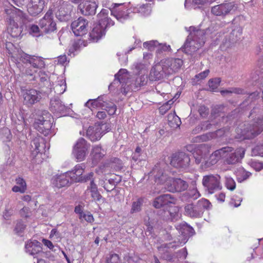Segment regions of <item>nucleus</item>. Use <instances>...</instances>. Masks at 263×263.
Returning <instances> with one entry per match:
<instances>
[{
    "label": "nucleus",
    "instance_id": "nucleus-63",
    "mask_svg": "<svg viewBox=\"0 0 263 263\" xmlns=\"http://www.w3.org/2000/svg\"><path fill=\"white\" fill-rule=\"evenodd\" d=\"M15 181L17 185L27 189L26 182L23 178L18 177L16 179Z\"/></svg>",
    "mask_w": 263,
    "mask_h": 263
},
{
    "label": "nucleus",
    "instance_id": "nucleus-26",
    "mask_svg": "<svg viewBox=\"0 0 263 263\" xmlns=\"http://www.w3.org/2000/svg\"><path fill=\"white\" fill-rule=\"evenodd\" d=\"M183 61L180 59H170L165 61V75L177 72L182 66Z\"/></svg>",
    "mask_w": 263,
    "mask_h": 263
},
{
    "label": "nucleus",
    "instance_id": "nucleus-15",
    "mask_svg": "<svg viewBox=\"0 0 263 263\" xmlns=\"http://www.w3.org/2000/svg\"><path fill=\"white\" fill-rule=\"evenodd\" d=\"M133 69H135V72L138 75L137 76L134 82L130 84V85H133L134 88H138L142 85L146 84L147 81V70L145 64L141 63H136L133 65Z\"/></svg>",
    "mask_w": 263,
    "mask_h": 263
},
{
    "label": "nucleus",
    "instance_id": "nucleus-36",
    "mask_svg": "<svg viewBox=\"0 0 263 263\" xmlns=\"http://www.w3.org/2000/svg\"><path fill=\"white\" fill-rule=\"evenodd\" d=\"M91 110L95 108H103L105 106V102L102 100L101 97H98L96 99H89L85 104Z\"/></svg>",
    "mask_w": 263,
    "mask_h": 263
},
{
    "label": "nucleus",
    "instance_id": "nucleus-44",
    "mask_svg": "<svg viewBox=\"0 0 263 263\" xmlns=\"http://www.w3.org/2000/svg\"><path fill=\"white\" fill-rule=\"evenodd\" d=\"M158 46H160V48H163L164 45L159 44L157 41H150L143 43V47L151 51L154 50Z\"/></svg>",
    "mask_w": 263,
    "mask_h": 263
},
{
    "label": "nucleus",
    "instance_id": "nucleus-56",
    "mask_svg": "<svg viewBox=\"0 0 263 263\" xmlns=\"http://www.w3.org/2000/svg\"><path fill=\"white\" fill-rule=\"evenodd\" d=\"M106 263H120L119 256L116 254H110L106 260Z\"/></svg>",
    "mask_w": 263,
    "mask_h": 263
},
{
    "label": "nucleus",
    "instance_id": "nucleus-64",
    "mask_svg": "<svg viewBox=\"0 0 263 263\" xmlns=\"http://www.w3.org/2000/svg\"><path fill=\"white\" fill-rule=\"evenodd\" d=\"M57 63L60 65H64L67 62V57L65 55H60L56 60Z\"/></svg>",
    "mask_w": 263,
    "mask_h": 263
},
{
    "label": "nucleus",
    "instance_id": "nucleus-38",
    "mask_svg": "<svg viewBox=\"0 0 263 263\" xmlns=\"http://www.w3.org/2000/svg\"><path fill=\"white\" fill-rule=\"evenodd\" d=\"M167 123L171 127L176 128L180 126L181 121L176 113L174 112L167 115Z\"/></svg>",
    "mask_w": 263,
    "mask_h": 263
},
{
    "label": "nucleus",
    "instance_id": "nucleus-62",
    "mask_svg": "<svg viewBox=\"0 0 263 263\" xmlns=\"http://www.w3.org/2000/svg\"><path fill=\"white\" fill-rule=\"evenodd\" d=\"M117 55L119 57V60L121 64H126L127 62V57L126 53L125 54H119L117 53Z\"/></svg>",
    "mask_w": 263,
    "mask_h": 263
},
{
    "label": "nucleus",
    "instance_id": "nucleus-13",
    "mask_svg": "<svg viewBox=\"0 0 263 263\" xmlns=\"http://www.w3.org/2000/svg\"><path fill=\"white\" fill-rule=\"evenodd\" d=\"M222 148L230 149L223 155L224 162L228 164H234L244 157L245 150L242 147L237 148L235 150L229 146L224 147Z\"/></svg>",
    "mask_w": 263,
    "mask_h": 263
},
{
    "label": "nucleus",
    "instance_id": "nucleus-22",
    "mask_svg": "<svg viewBox=\"0 0 263 263\" xmlns=\"http://www.w3.org/2000/svg\"><path fill=\"white\" fill-rule=\"evenodd\" d=\"M72 7V6L67 3H62L58 7V9L55 12L57 18L61 22L69 20Z\"/></svg>",
    "mask_w": 263,
    "mask_h": 263
},
{
    "label": "nucleus",
    "instance_id": "nucleus-54",
    "mask_svg": "<svg viewBox=\"0 0 263 263\" xmlns=\"http://www.w3.org/2000/svg\"><path fill=\"white\" fill-rule=\"evenodd\" d=\"M242 200V198L237 196H234L230 202V204L235 208L238 207Z\"/></svg>",
    "mask_w": 263,
    "mask_h": 263
},
{
    "label": "nucleus",
    "instance_id": "nucleus-58",
    "mask_svg": "<svg viewBox=\"0 0 263 263\" xmlns=\"http://www.w3.org/2000/svg\"><path fill=\"white\" fill-rule=\"evenodd\" d=\"M25 228V225L22 221H18L16 224L14 231L16 233L19 234L23 232Z\"/></svg>",
    "mask_w": 263,
    "mask_h": 263
},
{
    "label": "nucleus",
    "instance_id": "nucleus-51",
    "mask_svg": "<svg viewBox=\"0 0 263 263\" xmlns=\"http://www.w3.org/2000/svg\"><path fill=\"white\" fill-rule=\"evenodd\" d=\"M243 90L239 88H231L230 89H226L221 91V93L222 95L230 93L242 94Z\"/></svg>",
    "mask_w": 263,
    "mask_h": 263
},
{
    "label": "nucleus",
    "instance_id": "nucleus-21",
    "mask_svg": "<svg viewBox=\"0 0 263 263\" xmlns=\"http://www.w3.org/2000/svg\"><path fill=\"white\" fill-rule=\"evenodd\" d=\"M87 26V21L82 17H80L72 22L71 27L76 36H82L86 33Z\"/></svg>",
    "mask_w": 263,
    "mask_h": 263
},
{
    "label": "nucleus",
    "instance_id": "nucleus-16",
    "mask_svg": "<svg viewBox=\"0 0 263 263\" xmlns=\"http://www.w3.org/2000/svg\"><path fill=\"white\" fill-rule=\"evenodd\" d=\"M20 12V10L13 7V9L11 11L10 15L7 18V31L10 35L13 37H17L19 36L22 32V29L15 22L16 16V12Z\"/></svg>",
    "mask_w": 263,
    "mask_h": 263
},
{
    "label": "nucleus",
    "instance_id": "nucleus-11",
    "mask_svg": "<svg viewBox=\"0 0 263 263\" xmlns=\"http://www.w3.org/2000/svg\"><path fill=\"white\" fill-rule=\"evenodd\" d=\"M24 104L31 107L39 102L42 98V93L35 89H25L22 91Z\"/></svg>",
    "mask_w": 263,
    "mask_h": 263
},
{
    "label": "nucleus",
    "instance_id": "nucleus-60",
    "mask_svg": "<svg viewBox=\"0 0 263 263\" xmlns=\"http://www.w3.org/2000/svg\"><path fill=\"white\" fill-rule=\"evenodd\" d=\"M20 214L22 217L27 218L30 216L31 212L28 208L24 207L21 210Z\"/></svg>",
    "mask_w": 263,
    "mask_h": 263
},
{
    "label": "nucleus",
    "instance_id": "nucleus-17",
    "mask_svg": "<svg viewBox=\"0 0 263 263\" xmlns=\"http://www.w3.org/2000/svg\"><path fill=\"white\" fill-rule=\"evenodd\" d=\"M89 147L90 145L84 139L80 138L78 140L73 149V154L78 161L84 160Z\"/></svg>",
    "mask_w": 263,
    "mask_h": 263
},
{
    "label": "nucleus",
    "instance_id": "nucleus-3",
    "mask_svg": "<svg viewBox=\"0 0 263 263\" xmlns=\"http://www.w3.org/2000/svg\"><path fill=\"white\" fill-rule=\"evenodd\" d=\"M205 31L191 27V32L184 44L183 51L191 54L200 48L204 44Z\"/></svg>",
    "mask_w": 263,
    "mask_h": 263
},
{
    "label": "nucleus",
    "instance_id": "nucleus-37",
    "mask_svg": "<svg viewBox=\"0 0 263 263\" xmlns=\"http://www.w3.org/2000/svg\"><path fill=\"white\" fill-rule=\"evenodd\" d=\"M229 148H220L214 152L210 156L211 164L215 165L221 159L223 158V155L226 152H228Z\"/></svg>",
    "mask_w": 263,
    "mask_h": 263
},
{
    "label": "nucleus",
    "instance_id": "nucleus-59",
    "mask_svg": "<svg viewBox=\"0 0 263 263\" xmlns=\"http://www.w3.org/2000/svg\"><path fill=\"white\" fill-rule=\"evenodd\" d=\"M209 72L210 70L207 69L198 74H196L195 77L197 79V81H200L205 79L209 75Z\"/></svg>",
    "mask_w": 263,
    "mask_h": 263
},
{
    "label": "nucleus",
    "instance_id": "nucleus-57",
    "mask_svg": "<svg viewBox=\"0 0 263 263\" xmlns=\"http://www.w3.org/2000/svg\"><path fill=\"white\" fill-rule=\"evenodd\" d=\"M199 125L202 132L211 129L213 126V125L209 121L202 122L199 124Z\"/></svg>",
    "mask_w": 263,
    "mask_h": 263
},
{
    "label": "nucleus",
    "instance_id": "nucleus-34",
    "mask_svg": "<svg viewBox=\"0 0 263 263\" xmlns=\"http://www.w3.org/2000/svg\"><path fill=\"white\" fill-rule=\"evenodd\" d=\"M152 11V6L151 4L137 5L133 8L134 13H139L144 16L149 15Z\"/></svg>",
    "mask_w": 263,
    "mask_h": 263
},
{
    "label": "nucleus",
    "instance_id": "nucleus-41",
    "mask_svg": "<svg viewBox=\"0 0 263 263\" xmlns=\"http://www.w3.org/2000/svg\"><path fill=\"white\" fill-rule=\"evenodd\" d=\"M251 174L245 171L243 168H239L236 171V176L238 182H242L247 179Z\"/></svg>",
    "mask_w": 263,
    "mask_h": 263
},
{
    "label": "nucleus",
    "instance_id": "nucleus-9",
    "mask_svg": "<svg viewBox=\"0 0 263 263\" xmlns=\"http://www.w3.org/2000/svg\"><path fill=\"white\" fill-rule=\"evenodd\" d=\"M189 184L185 181L179 178L167 177L165 178V190L172 192H181L186 190Z\"/></svg>",
    "mask_w": 263,
    "mask_h": 263
},
{
    "label": "nucleus",
    "instance_id": "nucleus-52",
    "mask_svg": "<svg viewBox=\"0 0 263 263\" xmlns=\"http://www.w3.org/2000/svg\"><path fill=\"white\" fill-rule=\"evenodd\" d=\"M104 107V109L108 112L109 115H113L115 114L117 109L116 106L112 103L108 104L105 102V106Z\"/></svg>",
    "mask_w": 263,
    "mask_h": 263
},
{
    "label": "nucleus",
    "instance_id": "nucleus-45",
    "mask_svg": "<svg viewBox=\"0 0 263 263\" xmlns=\"http://www.w3.org/2000/svg\"><path fill=\"white\" fill-rule=\"evenodd\" d=\"M32 56L29 55L28 54H27L24 52H20L18 54V57H16L15 60L17 61L18 60H20L21 62H22L24 63L27 64L29 63L31 61V59L32 58ZM12 57L13 58H15V57L14 55H12Z\"/></svg>",
    "mask_w": 263,
    "mask_h": 263
},
{
    "label": "nucleus",
    "instance_id": "nucleus-7",
    "mask_svg": "<svg viewBox=\"0 0 263 263\" xmlns=\"http://www.w3.org/2000/svg\"><path fill=\"white\" fill-rule=\"evenodd\" d=\"M169 159L170 164L176 168L186 169L190 164L191 159L189 155L183 152L173 153Z\"/></svg>",
    "mask_w": 263,
    "mask_h": 263
},
{
    "label": "nucleus",
    "instance_id": "nucleus-8",
    "mask_svg": "<svg viewBox=\"0 0 263 263\" xmlns=\"http://www.w3.org/2000/svg\"><path fill=\"white\" fill-rule=\"evenodd\" d=\"M202 183L210 194H213L222 189L220 176L218 174L203 176Z\"/></svg>",
    "mask_w": 263,
    "mask_h": 263
},
{
    "label": "nucleus",
    "instance_id": "nucleus-55",
    "mask_svg": "<svg viewBox=\"0 0 263 263\" xmlns=\"http://www.w3.org/2000/svg\"><path fill=\"white\" fill-rule=\"evenodd\" d=\"M198 112L201 117L205 118L209 114V109L204 105H200L198 107Z\"/></svg>",
    "mask_w": 263,
    "mask_h": 263
},
{
    "label": "nucleus",
    "instance_id": "nucleus-18",
    "mask_svg": "<svg viewBox=\"0 0 263 263\" xmlns=\"http://www.w3.org/2000/svg\"><path fill=\"white\" fill-rule=\"evenodd\" d=\"M234 7L233 2L225 1L223 3L212 7L211 13L215 16L224 18L231 13Z\"/></svg>",
    "mask_w": 263,
    "mask_h": 263
},
{
    "label": "nucleus",
    "instance_id": "nucleus-42",
    "mask_svg": "<svg viewBox=\"0 0 263 263\" xmlns=\"http://www.w3.org/2000/svg\"><path fill=\"white\" fill-rule=\"evenodd\" d=\"M213 136V133H208L202 135L197 136L194 138L192 140L194 142H205L211 139Z\"/></svg>",
    "mask_w": 263,
    "mask_h": 263
},
{
    "label": "nucleus",
    "instance_id": "nucleus-27",
    "mask_svg": "<svg viewBox=\"0 0 263 263\" xmlns=\"http://www.w3.org/2000/svg\"><path fill=\"white\" fill-rule=\"evenodd\" d=\"M194 157L196 163L200 164V168L202 170L206 169L214 165V164H211V159L205 153H202L200 151H198Z\"/></svg>",
    "mask_w": 263,
    "mask_h": 263
},
{
    "label": "nucleus",
    "instance_id": "nucleus-20",
    "mask_svg": "<svg viewBox=\"0 0 263 263\" xmlns=\"http://www.w3.org/2000/svg\"><path fill=\"white\" fill-rule=\"evenodd\" d=\"M98 7L97 0H83L78 6V9L85 15H93Z\"/></svg>",
    "mask_w": 263,
    "mask_h": 263
},
{
    "label": "nucleus",
    "instance_id": "nucleus-24",
    "mask_svg": "<svg viewBox=\"0 0 263 263\" xmlns=\"http://www.w3.org/2000/svg\"><path fill=\"white\" fill-rule=\"evenodd\" d=\"M30 146L32 155L34 157L38 154L44 152L46 147L44 139L39 136L31 141Z\"/></svg>",
    "mask_w": 263,
    "mask_h": 263
},
{
    "label": "nucleus",
    "instance_id": "nucleus-2",
    "mask_svg": "<svg viewBox=\"0 0 263 263\" xmlns=\"http://www.w3.org/2000/svg\"><path fill=\"white\" fill-rule=\"evenodd\" d=\"M262 130L263 118H258L250 123L240 124L235 129V138L240 141L253 139Z\"/></svg>",
    "mask_w": 263,
    "mask_h": 263
},
{
    "label": "nucleus",
    "instance_id": "nucleus-49",
    "mask_svg": "<svg viewBox=\"0 0 263 263\" xmlns=\"http://www.w3.org/2000/svg\"><path fill=\"white\" fill-rule=\"evenodd\" d=\"M164 205V196L161 195L156 198L153 203V205L157 209L161 208Z\"/></svg>",
    "mask_w": 263,
    "mask_h": 263
},
{
    "label": "nucleus",
    "instance_id": "nucleus-4",
    "mask_svg": "<svg viewBox=\"0 0 263 263\" xmlns=\"http://www.w3.org/2000/svg\"><path fill=\"white\" fill-rule=\"evenodd\" d=\"M108 10L103 9L98 14L99 23L94 25L90 32V37L93 42H98L105 35L106 28L114 25V22L108 17Z\"/></svg>",
    "mask_w": 263,
    "mask_h": 263
},
{
    "label": "nucleus",
    "instance_id": "nucleus-28",
    "mask_svg": "<svg viewBox=\"0 0 263 263\" xmlns=\"http://www.w3.org/2000/svg\"><path fill=\"white\" fill-rule=\"evenodd\" d=\"M45 0H30L28 8V13L32 16H36L43 11Z\"/></svg>",
    "mask_w": 263,
    "mask_h": 263
},
{
    "label": "nucleus",
    "instance_id": "nucleus-35",
    "mask_svg": "<svg viewBox=\"0 0 263 263\" xmlns=\"http://www.w3.org/2000/svg\"><path fill=\"white\" fill-rule=\"evenodd\" d=\"M187 254L186 249L183 248L180 250L176 253V255H171L167 254L165 260L167 261H171L174 263H176L178 261L179 258L184 259L186 258Z\"/></svg>",
    "mask_w": 263,
    "mask_h": 263
},
{
    "label": "nucleus",
    "instance_id": "nucleus-32",
    "mask_svg": "<svg viewBox=\"0 0 263 263\" xmlns=\"http://www.w3.org/2000/svg\"><path fill=\"white\" fill-rule=\"evenodd\" d=\"M68 172L71 181L80 182L84 173L83 165L82 164H78L71 171Z\"/></svg>",
    "mask_w": 263,
    "mask_h": 263
},
{
    "label": "nucleus",
    "instance_id": "nucleus-39",
    "mask_svg": "<svg viewBox=\"0 0 263 263\" xmlns=\"http://www.w3.org/2000/svg\"><path fill=\"white\" fill-rule=\"evenodd\" d=\"M200 196L199 193L196 189L190 190L185 192L182 196V200H186L189 199H196Z\"/></svg>",
    "mask_w": 263,
    "mask_h": 263
},
{
    "label": "nucleus",
    "instance_id": "nucleus-33",
    "mask_svg": "<svg viewBox=\"0 0 263 263\" xmlns=\"http://www.w3.org/2000/svg\"><path fill=\"white\" fill-rule=\"evenodd\" d=\"M53 90L54 93L57 95L63 94L66 89V81L62 77H59L58 81L53 84L51 90Z\"/></svg>",
    "mask_w": 263,
    "mask_h": 263
},
{
    "label": "nucleus",
    "instance_id": "nucleus-30",
    "mask_svg": "<svg viewBox=\"0 0 263 263\" xmlns=\"http://www.w3.org/2000/svg\"><path fill=\"white\" fill-rule=\"evenodd\" d=\"M41 243L36 240L28 241L25 245L26 252L29 254L34 256L42 252Z\"/></svg>",
    "mask_w": 263,
    "mask_h": 263
},
{
    "label": "nucleus",
    "instance_id": "nucleus-19",
    "mask_svg": "<svg viewBox=\"0 0 263 263\" xmlns=\"http://www.w3.org/2000/svg\"><path fill=\"white\" fill-rule=\"evenodd\" d=\"M115 79L109 86V89H114L121 85V88L126 89L125 86L128 83L129 74L126 69H120L115 76Z\"/></svg>",
    "mask_w": 263,
    "mask_h": 263
},
{
    "label": "nucleus",
    "instance_id": "nucleus-23",
    "mask_svg": "<svg viewBox=\"0 0 263 263\" xmlns=\"http://www.w3.org/2000/svg\"><path fill=\"white\" fill-rule=\"evenodd\" d=\"M68 108L59 99L58 97H54L50 100V109L53 114L57 116L64 115L66 113Z\"/></svg>",
    "mask_w": 263,
    "mask_h": 263
},
{
    "label": "nucleus",
    "instance_id": "nucleus-47",
    "mask_svg": "<svg viewBox=\"0 0 263 263\" xmlns=\"http://www.w3.org/2000/svg\"><path fill=\"white\" fill-rule=\"evenodd\" d=\"M220 80L219 78L210 79L209 81L208 84L211 90L214 91L219 86Z\"/></svg>",
    "mask_w": 263,
    "mask_h": 263
},
{
    "label": "nucleus",
    "instance_id": "nucleus-40",
    "mask_svg": "<svg viewBox=\"0 0 263 263\" xmlns=\"http://www.w3.org/2000/svg\"><path fill=\"white\" fill-rule=\"evenodd\" d=\"M30 64L35 69H41L44 67L45 62L41 57L32 56Z\"/></svg>",
    "mask_w": 263,
    "mask_h": 263
},
{
    "label": "nucleus",
    "instance_id": "nucleus-25",
    "mask_svg": "<svg viewBox=\"0 0 263 263\" xmlns=\"http://www.w3.org/2000/svg\"><path fill=\"white\" fill-rule=\"evenodd\" d=\"M69 174L68 172H66L54 176L51 179L52 184L58 188L68 185L71 181Z\"/></svg>",
    "mask_w": 263,
    "mask_h": 263
},
{
    "label": "nucleus",
    "instance_id": "nucleus-5",
    "mask_svg": "<svg viewBox=\"0 0 263 263\" xmlns=\"http://www.w3.org/2000/svg\"><path fill=\"white\" fill-rule=\"evenodd\" d=\"M211 206L208 200L202 198L195 203L186 204L184 207V214L191 218H199L202 216L204 211L210 209Z\"/></svg>",
    "mask_w": 263,
    "mask_h": 263
},
{
    "label": "nucleus",
    "instance_id": "nucleus-53",
    "mask_svg": "<svg viewBox=\"0 0 263 263\" xmlns=\"http://www.w3.org/2000/svg\"><path fill=\"white\" fill-rule=\"evenodd\" d=\"M252 152L255 155L263 157V144L256 145L252 149Z\"/></svg>",
    "mask_w": 263,
    "mask_h": 263
},
{
    "label": "nucleus",
    "instance_id": "nucleus-48",
    "mask_svg": "<svg viewBox=\"0 0 263 263\" xmlns=\"http://www.w3.org/2000/svg\"><path fill=\"white\" fill-rule=\"evenodd\" d=\"M40 27L36 25H32L29 27V33L33 36H39L41 35Z\"/></svg>",
    "mask_w": 263,
    "mask_h": 263
},
{
    "label": "nucleus",
    "instance_id": "nucleus-61",
    "mask_svg": "<svg viewBox=\"0 0 263 263\" xmlns=\"http://www.w3.org/2000/svg\"><path fill=\"white\" fill-rule=\"evenodd\" d=\"M91 193V196L95 200H100L101 198L102 197L101 195L98 192V190L95 191H92L90 192Z\"/></svg>",
    "mask_w": 263,
    "mask_h": 263
},
{
    "label": "nucleus",
    "instance_id": "nucleus-50",
    "mask_svg": "<svg viewBox=\"0 0 263 263\" xmlns=\"http://www.w3.org/2000/svg\"><path fill=\"white\" fill-rule=\"evenodd\" d=\"M225 184L227 188L231 191H233L236 188L235 182L230 177H226Z\"/></svg>",
    "mask_w": 263,
    "mask_h": 263
},
{
    "label": "nucleus",
    "instance_id": "nucleus-46",
    "mask_svg": "<svg viewBox=\"0 0 263 263\" xmlns=\"http://www.w3.org/2000/svg\"><path fill=\"white\" fill-rule=\"evenodd\" d=\"M49 238L57 242L61 241L62 238L61 234L56 229H53L49 235Z\"/></svg>",
    "mask_w": 263,
    "mask_h": 263
},
{
    "label": "nucleus",
    "instance_id": "nucleus-31",
    "mask_svg": "<svg viewBox=\"0 0 263 263\" xmlns=\"http://www.w3.org/2000/svg\"><path fill=\"white\" fill-rule=\"evenodd\" d=\"M105 155V151L100 145H95L93 146L90 153L92 164L93 165L97 164Z\"/></svg>",
    "mask_w": 263,
    "mask_h": 263
},
{
    "label": "nucleus",
    "instance_id": "nucleus-14",
    "mask_svg": "<svg viewBox=\"0 0 263 263\" xmlns=\"http://www.w3.org/2000/svg\"><path fill=\"white\" fill-rule=\"evenodd\" d=\"M176 201V199L173 195L165 194V215L166 210L169 214V215H167V217L171 221L177 220L179 218V208L175 205Z\"/></svg>",
    "mask_w": 263,
    "mask_h": 263
},
{
    "label": "nucleus",
    "instance_id": "nucleus-10",
    "mask_svg": "<svg viewBox=\"0 0 263 263\" xmlns=\"http://www.w3.org/2000/svg\"><path fill=\"white\" fill-rule=\"evenodd\" d=\"M110 129L109 124H96L94 126H89L87 130V137L92 141L99 140L106 132Z\"/></svg>",
    "mask_w": 263,
    "mask_h": 263
},
{
    "label": "nucleus",
    "instance_id": "nucleus-6",
    "mask_svg": "<svg viewBox=\"0 0 263 263\" xmlns=\"http://www.w3.org/2000/svg\"><path fill=\"white\" fill-rule=\"evenodd\" d=\"M53 121V118L51 114L44 111L42 116L36 119L34 126L39 132L47 135L50 132Z\"/></svg>",
    "mask_w": 263,
    "mask_h": 263
},
{
    "label": "nucleus",
    "instance_id": "nucleus-1",
    "mask_svg": "<svg viewBox=\"0 0 263 263\" xmlns=\"http://www.w3.org/2000/svg\"><path fill=\"white\" fill-rule=\"evenodd\" d=\"M165 233V240H173L165 243V248H176L181 244H185L190 237L195 233L194 229L186 222L179 224L176 229H172V226H168Z\"/></svg>",
    "mask_w": 263,
    "mask_h": 263
},
{
    "label": "nucleus",
    "instance_id": "nucleus-43",
    "mask_svg": "<svg viewBox=\"0 0 263 263\" xmlns=\"http://www.w3.org/2000/svg\"><path fill=\"white\" fill-rule=\"evenodd\" d=\"M143 202V199L141 198H138L136 201L132 203L130 213L132 214L137 213L141 210V207Z\"/></svg>",
    "mask_w": 263,
    "mask_h": 263
},
{
    "label": "nucleus",
    "instance_id": "nucleus-12",
    "mask_svg": "<svg viewBox=\"0 0 263 263\" xmlns=\"http://www.w3.org/2000/svg\"><path fill=\"white\" fill-rule=\"evenodd\" d=\"M39 25L42 32L45 33H51L56 30V23L51 11L48 10L44 17L40 20Z\"/></svg>",
    "mask_w": 263,
    "mask_h": 263
},
{
    "label": "nucleus",
    "instance_id": "nucleus-29",
    "mask_svg": "<svg viewBox=\"0 0 263 263\" xmlns=\"http://www.w3.org/2000/svg\"><path fill=\"white\" fill-rule=\"evenodd\" d=\"M109 9L111 14L121 22H124L129 17L127 10L122 4L118 5V7L110 8Z\"/></svg>",
    "mask_w": 263,
    "mask_h": 263
}]
</instances>
